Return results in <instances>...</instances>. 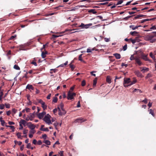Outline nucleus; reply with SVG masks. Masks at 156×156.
Masks as SVG:
<instances>
[{
  "mask_svg": "<svg viewBox=\"0 0 156 156\" xmlns=\"http://www.w3.org/2000/svg\"><path fill=\"white\" fill-rule=\"evenodd\" d=\"M69 66H70V68H71V69H72V70H74V66H73V65L71 63L70 64H69Z\"/></svg>",
  "mask_w": 156,
  "mask_h": 156,
  "instance_id": "a19ab883",
  "label": "nucleus"
},
{
  "mask_svg": "<svg viewBox=\"0 0 156 156\" xmlns=\"http://www.w3.org/2000/svg\"><path fill=\"white\" fill-rule=\"evenodd\" d=\"M58 115H65L66 113V112L64 109H61L59 107H58Z\"/></svg>",
  "mask_w": 156,
  "mask_h": 156,
  "instance_id": "39448f33",
  "label": "nucleus"
},
{
  "mask_svg": "<svg viewBox=\"0 0 156 156\" xmlns=\"http://www.w3.org/2000/svg\"><path fill=\"white\" fill-rule=\"evenodd\" d=\"M42 107L44 110L46 109L47 108V106L45 105V103L44 104H42Z\"/></svg>",
  "mask_w": 156,
  "mask_h": 156,
  "instance_id": "c756f323",
  "label": "nucleus"
},
{
  "mask_svg": "<svg viewBox=\"0 0 156 156\" xmlns=\"http://www.w3.org/2000/svg\"><path fill=\"white\" fill-rule=\"evenodd\" d=\"M135 58L134 57V55H131V56L130 58V59L131 60H133L134 59L135 60Z\"/></svg>",
  "mask_w": 156,
  "mask_h": 156,
  "instance_id": "79ce46f5",
  "label": "nucleus"
},
{
  "mask_svg": "<svg viewBox=\"0 0 156 156\" xmlns=\"http://www.w3.org/2000/svg\"><path fill=\"white\" fill-rule=\"evenodd\" d=\"M76 95V93H72L70 91H69L68 93L67 98L68 100H72L74 98V97Z\"/></svg>",
  "mask_w": 156,
  "mask_h": 156,
  "instance_id": "20e7f679",
  "label": "nucleus"
},
{
  "mask_svg": "<svg viewBox=\"0 0 156 156\" xmlns=\"http://www.w3.org/2000/svg\"><path fill=\"white\" fill-rule=\"evenodd\" d=\"M12 113H14V115L15 114L17 111V109H15L14 108H12Z\"/></svg>",
  "mask_w": 156,
  "mask_h": 156,
  "instance_id": "37998d69",
  "label": "nucleus"
},
{
  "mask_svg": "<svg viewBox=\"0 0 156 156\" xmlns=\"http://www.w3.org/2000/svg\"><path fill=\"white\" fill-rule=\"evenodd\" d=\"M135 74L138 77H142L143 76L142 74L139 71H136L135 72Z\"/></svg>",
  "mask_w": 156,
  "mask_h": 156,
  "instance_id": "4468645a",
  "label": "nucleus"
},
{
  "mask_svg": "<svg viewBox=\"0 0 156 156\" xmlns=\"http://www.w3.org/2000/svg\"><path fill=\"white\" fill-rule=\"evenodd\" d=\"M123 49L124 51H126L127 49V45L126 44L123 47Z\"/></svg>",
  "mask_w": 156,
  "mask_h": 156,
  "instance_id": "49530a36",
  "label": "nucleus"
},
{
  "mask_svg": "<svg viewBox=\"0 0 156 156\" xmlns=\"http://www.w3.org/2000/svg\"><path fill=\"white\" fill-rule=\"evenodd\" d=\"M132 16H128L127 17H126L124 18V19L125 20H127L129 18H131V17H132Z\"/></svg>",
  "mask_w": 156,
  "mask_h": 156,
  "instance_id": "5fc2aeb1",
  "label": "nucleus"
},
{
  "mask_svg": "<svg viewBox=\"0 0 156 156\" xmlns=\"http://www.w3.org/2000/svg\"><path fill=\"white\" fill-rule=\"evenodd\" d=\"M149 55L150 57L152 58V59L155 61L156 60L154 54L152 52H151L149 54Z\"/></svg>",
  "mask_w": 156,
  "mask_h": 156,
  "instance_id": "dca6fc26",
  "label": "nucleus"
},
{
  "mask_svg": "<svg viewBox=\"0 0 156 156\" xmlns=\"http://www.w3.org/2000/svg\"><path fill=\"white\" fill-rule=\"evenodd\" d=\"M14 68L16 70H20V68L17 65H15L14 66Z\"/></svg>",
  "mask_w": 156,
  "mask_h": 156,
  "instance_id": "c9c22d12",
  "label": "nucleus"
},
{
  "mask_svg": "<svg viewBox=\"0 0 156 156\" xmlns=\"http://www.w3.org/2000/svg\"><path fill=\"white\" fill-rule=\"evenodd\" d=\"M155 37L156 35H147L144 37V39L146 41H149L150 43H153L156 41V39L153 38Z\"/></svg>",
  "mask_w": 156,
  "mask_h": 156,
  "instance_id": "f257e3e1",
  "label": "nucleus"
},
{
  "mask_svg": "<svg viewBox=\"0 0 156 156\" xmlns=\"http://www.w3.org/2000/svg\"><path fill=\"white\" fill-rule=\"evenodd\" d=\"M135 60L136 63L139 66H140L143 65L142 62H141L139 58H135Z\"/></svg>",
  "mask_w": 156,
  "mask_h": 156,
  "instance_id": "0eeeda50",
  "label": "nucleus"
},
{
  "mask_svg": "<svg viewBox=\"0 0 156 156\" xmlns=\"http://www.w3.org/2000/svg\"><path fill=\"white\" fill-rule=\"evenodd\" d=\"M123 2V1L122 0H120L116 4V5H120Z\"/></svg>",
  "mask_w": 156,
  "mask_h": 156,
  "instance_id": "c03bdc74",
  "label": "nucleus"
},
{
  "mask_svg": "<svg viewBox=\"0 0 156 156\" xmlns=\"http://www.w3.org/2000/svg\"><path fill=\"white\" fill-rule=\"evenodd\" d=\"M141 69H142L141 71L143 73H144L148 71L149 70V69L148 68H146V67H143V68H140Z\"/></svg>",
  "mask_w": 156,
  "mask_h": 156,
  "instance_id": "9b49d317",
  "label": "nucleus"
},
{
  "mask_svg": "<svg viewBox=\"0 0 156 156\" xmlns=\"http://www.w3.org/2000/svg\"><path fill=\"white\" fill-rule=\"evenodd\" d=\"M130 41L133 44H134L135 43L136 41L135 39H133L132 38L129 39Z\"/></svg>",
  "mask_w": 156,
  "mask_h": 156,
  "instance_id": "a18cd8bd",
  "label": "nucleus"
},
{
  "mask_svg": "<svg viewBox=\"0 0 156 156\" xmlns=\"http://www.w3.org/2000/svg\"><path fill=\"white\" fill-rule=\"evenodd\" d=\"M92 51V49L90 48H87V53L91 52Z\"/></svg>",
  "mask_w": 156,
  "mask_h": 156,
  "instance_id": "864d4df0",
  "label": "nucleus"
},
{
  "mask_svg": "<svg viewBox=\"0 0 156 156\" xmlns=\"http://www.w3.org/2000/svg\"><path fill=\"white\" fill-rule=\"evenodd\" d=\"M35 132H36V131L34 129L31 130H30V133H33V134L34 133H35Z\"/></svg>",
  "mask_w": 156,
  "mask_h": 156,
  "instance_id": "774afa93",
  "label": "nucleus"
},
{
  "mask_svg": "<svg viewBox=\"0 0 156 156\" xmlns=\"http://www.w3.org/2000/svg\"><path fill=\"white\" fill-rule=\"evenodd\" d=\"M82 54L80 55H79V60H80V61H83L82 59Z\"/></svg>",
  "mask_w": 156,
  "mask_h": 156,
  "instance_id": "13d9d810",
  "label": "nucleus"
},
{
  "mask_svg": "<svg viewBox=\"0 0 156 156\" xmlns=\"http://www.w3.org/2000/svg\"><path fill=\"white\" fill-rule=\"evenodd\" d=\"M28 127L31 129V130H33L34 129L35 126L33 124H31L30 125L28 126Z\"/></svg>",
  "mask_w": 156,
  "mask_h": 156,
  "instance_id": "aec40b11",
  "label": "nucleus"
},
{
  "mask_svg": "<svg viewBox=\"0 0 156 156\" xmlns=\"http://www.w3.org/2000/svg\"><path fill=\"white\" fill-rule=\"evenodd\" d=\"M16 135L18 138L22 139V136H21V133L20 132L17 133Z\"/></svg>",
  "mask_w": 156,
  "mask_h": 156,
  "instance_id": "4be33fe9",
  "label": "nucleus"
},
{
  "mask_svg": "<svg viewBox=\"0 0 156 156\" xmlns=\"http://www.w3.org/2000/svg\"><path fill=\"white\" fill-rule=\"evenodd\" d=\"M51 71L50 72V73L51 74H52L53 73H55L56 72H57L58 70L57 69H50Z\"/></svg>",
  "mask_w": 156,
  "mask_h": 156,
  "instance_id": "5701e85b",
  "label": "nucleus"
},
{
  "mask_svg": "<svg viewBox=\"0 0 156 156\" xmlns=\"http://www.w3.org/2000/svg\"><path fill=\"white\" fill-rule=\"evenodd\" d=\"M11 113V112L10 110L6 112V115L8 116L9 115H10Z\"/></svg>",
  "mask_w": 156,
  "mask_h": 156,
  "instance_id": "69168bd1",
  "label": "nucleus"
},
{
  "mask_svg": "<svg viewBox=\"0 0 156 156\" xmlns=\"http://www.w3.org/2000/svg\"><path fill=\"white\" fill-rule=\"evenodd\" d=\"M88 12H92L93 14H96L97 13L96 11H95V10L94 9H90L89 10Z\"/></svg>",
  "mask_w": 156,
  "mask_h": 156,
  "instance_id": "bb28decb",
  "label": "nucleus"
},
{
  "mask_svg": "<svg viewBox=\"0 0 156 156\" xmlns=\"http://www.w3.org/2000/svg\"><path fill=\"white\" fill-rule=\"evenodd\" d=\"M97 83V78H95L93 80V86L94 87L96 85Z\"/></svg>",
  "mask_w": 156,
  "mask_h": 156,
  "instance_id": "cd10ccee",
  "label": "nucleus"
},
{
  "mask_svg": "<svg viewBox=\"0 0 156 156\" xmlns=\"http://www.w3.org/2000/svg\"><path fill=\"white\" fill-rule=\"evenodd\" d=\"M43 143H45L47 145H50L51 144L50 142L48 140H45Z\"/></svg>",
  "mask_w": 156,
  "mask_h": 156,
  "instance_id": "393cba45",
  "label": "nucleus"
},
{
  "mask_svg": "<svg viewBox=\"0 0 156 156\" xmlns=\"http://www.w3.org/2000/svg\"><path fill=\"white\" fill-rule=\"evenodd\" d=\"M3 94L2 90H0V96L2 97Z\"/></svg>",
  "mask_w": 156,
  "mask_h": 156,
  "instance_id": "0e129e2a",
  "label": "nucleus"
},
{
  "mask_svg": "<svg viewBox=\"0 0 156 156\" xmlns=\"http://www.w3.org/2000/svg\"><path fill=\"white\" fill-rule=\"evenodd\" d=\"M121 66H125L126 67L128 66V65L127 64H125L124 63H122L121 64Z\"/></svg>",
  "mask_w": 156,
  "mask_h": 156,
  "instance_id": "338daca9",
  "label": "nucleus"
},
{
  "mask_svg": "<svg viewBox=\"0 0 156 156\" xmlns=\"http://www.w3.org/2000/svg\"><path fill=\"white\" fill-rule=\"evenodd\" d=\"M96 48H97L96 47H94V48H93L92 49V51H98L99 49H97Z\"/></svg>",
  "mask_w": 156,
  "mask_h": 156,
  "instance_id": "e2e57ef3",
  "label": "nucleus"
},
{
  "mask_svg": "<svg viewBox=\"0 0 156 156\" xmlns=\"http://www.w3.org/2000/svg\"><path fill=\"white\" fill-rule=\"evenodd\" d=\"M5 105L6 108H9L10 107V105L9 104H5Z\"/></svg>",
  "mask_w": 156,
  "mask_h": 156,
  "instance_id": "ea45409f",
  "label": "nucleus"
},
{
  "mask_svg": "<svg viewBox=\"0 0 156 156\" xmlns=\"http://www.w3.org/2000/svg\"><path fill=\"white\" fill-rule=\"evenodd\" d=\"M142 58L145 61H148L150 62H151V60L149 59L147 57V55H142Z\"/></svg>",
  "mask_w": 156,
  "mask_h": 156,
  "instance_id": "1a4fd4ad",
  "label": "nucleus"
},
{
  "mask_svg": "<svg viewBox=\"0 0 156 156\" xmlns=\"http://www.w3.org/2000/svg\"><path fill=\"white\" fill-rule=\"evenodd\" d=\"M142 101L144 102L145 104H147V100L146 98H145Z\"/></svg>",
  "mask_w": 156,
  "mask_h": 156,
  "instance_id": "680f3d73",
  "label": "nucleus"
},
{
  "mask_svg": "<svg viewBox=\"0 0 156 156\" xmlns=\"http://www.w3.org/2000/svg\"><path fill=\"white\" fill-rule=\"evenodd\" d=\"M47 51L42 52L41 53V56L42 58H44L46 57V55L47 54Z\"/></svg>",
  "mask_w": 156,
  "mask_h": 156,
  "instance_id": "6ab92c4d",
  "label": "nucleus"
},
{
  "mask_svg": "<svg viewBox=\"0 0 156 156\" xmlns=\"http://www.w3.org/2000/svg\"><path fill=\"white\" fill-rule=\"evenodd\" d=\"M44 126L43 125H42L41 126V127L40 128V129L43 131H48L49 129H48V128H44L43 127H44Z\"/></svg>",
  "mask_w": 156,
  "mask_h": 156,
  "instance_id": "f8f14e48",
  "label": "nucleus"
},
{
  "mask_svg": "<svg viewBox=\"0 0 156 156\" xmlns=\"http://www.w3.org/2000/svg\"><path fill=\"white\" fill-rule=\"evenodd\" d=\"M149 113L151 114L153 116H154V112L152 109H150V110Z\"/></svg>",
  "mask_w": 156,
  "mask_h": 156,
  "instance_id": "e433bc0d",
  "label": "nucleus"
},
{
  "mask_svg": "<svg viewBox=\"0 0 156 156\" xmlns=\"http://www.w3.org/2000/svg\"><path fill=\"white\" fill-rule=\"evenodd\" d=\"M29 116L30 119V120L32 121L33 120V118L34 117V113H30Z\"/></svg>",
  "mask_w": 156,
  "mask_h": 156,
  "instance_id": "412c9836",
  "label": "nucleus"
},
{
  "mask_svg": "<svg viewBox=\"0 0 156 156\" xmlns=\"http://www.w3.org/2000/svg\"><path fill=\"white\" fill-rule=\"evenodd\" d=\"M28 132V130L27 129H24L23 131V133L24 134H26Z\"/></svg>",
  "mask_w": 156,
  "mask_h": 156,
  "instance_id": "de8ad7c7",
  "label": "nucleus"
},
{
  "mask_svg": "<svg viewBox=\"0 0 156 156\" xmlns=\"http://www.w3.org/2000/svg\"><path fill=\"white\" fill-rule=\"evenodd\" d=\"M153 19H144L142 20V21H141V22L142 23H143L144 22H146L147 21L151 20Z\"/></svg>",
  "mask_w": 156,
  "mask_h": 156,
  "instance_id": "473e14b6",
  "label": "nucleus"
},
{
  "mask_svg": "<svg viewBox=\"0 0 156 156\" xmlns=\"http://www.w3.org/2000/svg\"><path fill=\"white\" fill-rule=\"evenodd\" d=\"M26 121L23 119H21L20 122V124H21L22 125L23 124V125H25L26 124Z\"/></svg>",
  "mask_w": 156,
  "mask_h": 156,
  "instance_id": "a878e982",
  "label": "nucleus"
},
{
  "mask_svg": "<svg viewBox=\"0 0 156 156\" xmlns=\"http://www.w3.org/2000/svg\"><path fill=\"white\" fill-rule=\"evenodd\" d=\"M4 107V105L3 104H1L0 105V109H3Z\"/></svg>",
  "mask_w": 156,
  "mask_h": 156,
  "instance_id": "052dcab7",
  "label": "nucleus"
},
{
  "mask_svg": "<svg viewBox=\"0 0 156 156\" xmlns=\"http://www.w3.org/2000/svg\"><path fill=\"white\" fill-rule=\"evenodd\" d=\"M113 55L117 59H119L121 58V55L119 54L116 53L114 54Z\"/></svg>",
  "mask_w": 156,
  "mask_h": 156,
  "instance_id": "2eb2a0df",
  "label": "nucleus"
},
{
  "mask_svg": "<svg viewBox=\"0 0 156 156\" xmlns=\"http://www.w3.org/2000/svg\"><path fill=\"white\" fill-rule=\"evenodd\" d=\"M45 114L46 112L44 111H43L42 112L39 113L37 115V117L39 119H42Z\"/></svg>",
  "mask_w": 156,
  "mask_h": 156,
  "instance_id": "6e6552de",
  "label": "nucleus"
},
{
  "mask_svg": "<svg viewBox=\"0 0 156 156\" xmlns=\"http://www.w3.org/2000/svg\"><path fill=\"white\" fill-rule=\"evenodd\" d=\"M51 116L49 114H47L43 118V120L45 122V123L48 125H50L52 124L50 118Z\"/></svg>",
  "mask_w": 156,
  "mask_h": 156,
  "instance_id": "f03ea898",
  "label": "nucleus"
},
{
  "mask_svg": "<svg viewBox=\"0 0 156 156\" xmlns=\"http://www.w3.org/2000/svg\"><path fill=\"white\" fill-rule=\"evenodd\" d=\"M63 35H53V37L54 38H56V37H61Z\"/></svg>",
  "mask_w": 156,
  "mask_h": 156,
  "instance_id": "58836bf2",
  "label": "nucleus"
},
{
  "mask_svg": "<svg viewBox=\"0 0 156 156\" xmlns=\"http://www.w3.org/2000/svg\"><path fill=\"white\" fill-rule=\"evenodd\" d=\"M92 25V23H89L87 24H84V23H82L81 25L79 26V27H82L83 28L87 29L90 26Z\"/></svg>",
  "mask_w": 156,
  "mask_h": 156,
  "instance_id": "423d86ee",
  "label": "nucleus"
},
{
  "mask_svg": "<svg viewBox=\"0 0 156 156\" xmlns=\"http://www.w3.org/2000/svg\"><path fill=\"white\" fill-rule=\"evenodd\" d=\"M140 26H134L133 25H130L129 26V27L132 29L133 30H135L138 27H140Z\"/></svg>",
  "mask_w": 156,
  "mask_h": 156,
  "instance_id": "a211bd4d",
  "label": "nucleus"
},
{
  "mask_svg": "<svg viewBox=\"0 0 156 156\" xmlns=\"http://www.w3.org/2000/svg\"><path fill=\"white\" fill-rule=\"evenodd\" d=\"M136 82V81L135 80H133V81L132 82L131 81V83H130V86L135 83Z\"/></svg>",
  "mask_w": 156,
  "mask_h": 156,
  "instance_id": "09e8293b",
  "label": "nucleus"
},
{
  "mask_svg": "<svg viewBox=\"0 0 156 156\" xmlns=\"http://www.w3.org/2000/svg\"><path fill=\"white\" fill-rule=\"evenodd\" d=\"M106 45H101L98 44L96 46L97 48H99V47H101V48H105L106 47Z\"/></svg>",
  "mask_w": 156,
  "mask_h": 156,
  "instance_id": "2f4dec72",
  "label": "nucleus"
},
{
  "mask_svg": "<svg viewBox=\"0 0 156 156\" xmlns=\"http://www.w3.org/2000/svg\"><path fill=\"white\" fill-rule=\"evenodd\" d=\"M68 61H66L64 64H62L60 65L58 67H63L64 66H66V65H67V64H68Z\"/></svg>",
  "mask_w": 156,
  "mask_h": 156,
  "instance_id": "b1692460",
  "label": "nucleus"
},
{
  "mask_svg": "<svg viewBox=\"0 0 156 156\" xmlns=\"http://www.w3.org/2000/svg\"><path fill=\"white\" fill-rule=\"evenodd\" d=\"M104 40H105V42H109L110 41V38H106H106H104Z\"/></svg>",
  "mask_w": 156,
  "mask_h": 156,
  "instance_id": "4d7b16f0",
  "label": "nucleus"
},
{
  "mask_svg": "<svg viewBox=\"0 0 156 156\" xmlns=\"http://www.w3.org/2000/svg\"><path fill=\"white\" fill-rule=\"evenodd\" d=\"M131 81L129 78H126L124 79L123 85L125 87L130 86Z\"/></svg>",
  "mask_w": 156,
  "mask_h": 156,
  "instance_id": "7ed1b4c3",
  "label": "nucleus"
},
{
  "mask_svg": "<svg viewBox=\"0 0 156 156\" xmlns=\"http://www.w3.org/2000/svg\"><path fill=\"white\" fill-rule=\"evenodd\" d=\"M57 100H58L57 98L56 97H55L53 98V102L54 103H56L57 102Z\"/></svg>",
  "mask_w": 156,
  "mask_h": 156,
  "instance_id": "f704fd0d",
  "label": "nucleus"
},
{
  "mask_svg": "<svg viewBox=\"0 0 156 156\" xmlns=\"http://www.w3.org/2000/svg\"><path fill=\"white\" fill-rule=\"evenodd\" d=\"M26 89H27L30 90H34V87L32 85L28 84L26 87Z\"/></svg>",
  "mask_w": 156,
  "mask_h": 156,
  "instance_id": "ddd939ff",
  "label": "nucleus"
},
{
  "mask_svg": "<svg viewBox=\"0 0 156 156\" xmlns=\"http://www.w3.org/2000/svg\"><path fill=\"white\" fill-rule=\"evenodd\" d=\"M85 121V120L83 119H78L76 120L75 121V122L76 123H81L83 122H84Z\"/></svg>",
  "mask_w": 156,
  "mask_h": 156,
  "instance_id": "9d476101",
  "label": "nucleus"
},
{
  "mask_svg": "<svg viewBox=\"0 0 156 156\" xmlns=\"http://www.w3.org/2000/svg\"><path fill=\"white\" fill-rule=\"evenodd\" d=\"M85 81L84 80H83L82 82L81 85L82 86H84L85 85Z\"/></svg>",
  "mask_w": 156,
  "mask_h": 156,
  "instance_id": "3c124183",
  "label": "nucleus"
},
{
  "mask_svg": "<svg viewBox=\"0 0 156 156\" xmlns=\"http://www.w3.org/2000/svg\"><path fill=\"white\" fill-rule=\"evenodd\" d=\"M106 81L108 83L110 84L111 83V79L110 76H107L106 78Z\"/></svg>",
  "mask_w": 156,
  "mask_h": 156,
  "instance_id": "f3484780",
  "label": "nucleus"
},
{
  "mask_svg": "<svg viewBox=\"0 0 156 156\" xmlns=\"http://www.w3.org/2000/svg\"><path fill=\"white\" fill-rule=\"evenodd\" d=\"M60 107H59L60 109H64V108H63V107H64V104H63L62 103H61L60 105Z\"/></svg>",
  "mask_w": 156,
  "mask_h": 156,
  "instance_id": "4c0bfd02",
  "label": "nucleus"
},
{
  "mask_svg": "<svg viewBox=\"0 0 156 156\" xmlns=\"http://www.w3.org/2000/svg\"><path fill=\"white\" fill-rule=\"evenodd\" d=\"M108 2H104V3H99V5H105L107 4H108Z\"/></svg>",
  "mask_w": 156,
  "mask_h": 156,
  "instance_id": "bf43d9fd",
  "label": "nucleus"
},
{
  "mask_svg": "<svg viewBox=\"0 0 156 156\" xmlns=\"http://www.w3.org/2000/svg\"><path fill=\"white\" fill-rule=\"evenodd\" d=\"M152 75L150 73L147 74V76L145 77V79H147L149 77H152Z\"/></svg>",
  "mask_w": 156,
  "mask_h": 156,
  "instance_id": "72a5a7b5",
  "label": "nucleus"
},
{
  "mask_svg": "<svg viewBox=\"0 0 156 156\" xmlns=\"http://www.w3.org/2000/svg\"><path fill=\"white\" fill-rule=\"evenodd\" d=\"M144 16L143 15H141V14H139V15H137V16H135V17H134V19H137L140 17H143V16Z\"/></svg>",
  "mask_w": 156,
  "mask_h": 156,
  "instance_id": "7c9ffc66",
  "label": "nucleus"
},
{
  "mask_svg": "<svg viewBox=\"0 0 156 156\" xmlns=\"http://www.w3.org/2000/svg\"><path fill=\"white\" fill-rule=\"evenodd\" d=\"M137 33L138 32H137L136 31H134L133 32H131L130 33V34H131L133 36L136 35Z\"/></svg>",
  "mask_w": 156,
  "mask_h": 156,
  "instance_id": "c85d7f7f",
  "label": "nucleus"
},
{
  "mask_svg": "<svg viewBox=\"0 0 156 156\" xmlns=\"http://www.w3.org/2000/svg\"><path fill=\"white\" fill-rule=\"evenodd\" d=\"M31 147V144L30 143H28L27 146V148L30 149Z\"/></svg>",
  "mask_w": 156,
  "mask_h": 156,
  "instance_id": "8fccbe9b",
  "label": "nucleus"
},
{
  "mask_svg": "<svg viewBox=\"0 0 156 156\" xmlns=\"http://www.w3.org/2000/svg\"><path fill=\"white\" fill-rule=\"evenodd\" d=\"M150 30H156V27L155 26H153L150 28Z\"/></svg>",
  "mask_w": 156,
  "mask_h": 156,
  "instance_id": "6e6d98bb",
  "label": "nucleus"
},
{
  "mask_svg": "<svg viewBox=\"0 0 156 156\" xmlns=\"http://www.w3.org/2000/svg\"><path fill=\"white\" fill-rule=\"evenodd\" d=\"M39 103H40L41 105L45 103L41 99H40L39 101Z\"/></svg>",
  "mask_w": 156,
  "mask_h": 156,
  "instance_id": "603ef678",
  "label": "nucleus"
}]
</instances>
